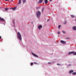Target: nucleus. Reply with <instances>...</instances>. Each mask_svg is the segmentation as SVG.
<instances>
[{"label": "nucleus", "mask_w": 76, "mask_h": 76, "mask_svg": "<svg viewBox=\"0 0 76 76\" xmlns=\"http://www.w3.org/2000/svg\"><path fill=\"white\" fill-rule=\"evenodd\" d=\"M11 9H12L13 10H15L16 9V7H15L14 8H11Z\"/></svg>", "instance_id": "obj_12"}, {"label": "nucleus", "mask_w": 76, "mask_h": 76, "mask_svg": "<svg viewBox=\"0 0 76 76\" xmlns=\"http://www.w3.org/2000/svg\"><path fill=\"white\" fill-rule=\"evenodd\" d=\"M18 38L20 41H22V36L19 32L18 33Z\"/></svg>", "instance_id": "obj_1"}, {"label": "nucleus", "mask_w": 76, "mask_h": 76, "mask_svg": "<svg viewBox=\"0 0 76 76\" xmlns=\"http://www.w3.org/2000/svg\"><path fill=\"white\" fill-rule=\"evenodd\" d=\"M73 55L74 56H76V52H74V53H73Z\"/></svg>", "instance_id": "obj_18"}, {"label": "nucleus", "mask_w": 76, "mask_h": 76, "mask_svg": "<svg viewBox=\"0 0 76 76\" xmlns=\"http://www.w3.org/2000/svg\"><path fill=\"white\" fill-rule=\"evenodd\" d=\"M50 20L49 19H48L47 20V22H48Z\"/></svg>", "instance_id": "obj_29"}, {"label": "nucleus", "mask_w": 76, "mask_h": 76, "mask_svg": "<svg viewBox=\"0 0 76 76\" xmlns=\"http://www.w3.org/2000/svg\"><path fill=\"white\" fill-rule=\"evenodd\" d=\"M41 12L40 11H37L36 12V16L37 17L39 18V17H40V15H41Z\"/></svg>", "instance_id": "obj_2"}, {"label": "nucleus", "mask_w": 76, "mask_h": 76, "mask_svg": "<svg viewBox=\"0 0 76 76\" xmlns=\"http://www.w3.org/2000/svg\"><path fill=\"white\" fill-rule=\"evenodd\" d=\"M57 65H61L60 64H57Z\"/></svg>", "instance_id": "obj_31"}, {"label": "nucleus", "mask_w": 76, "mask_h": 76, "mask_svg": "<svg viewBox=\"0 0 76 76\" xmlns=\"http://www.w3.org/2000/svg\"><path fill=\"white\" fill-rule=\"evenodd\" d=\"M75 21H76V19L75 20Z\"/></svg>", "instance_id": "obj_35"}, {"label": "nucleus", "mask_w": 76, "mask_h": 76, "mask_svg": "<svg viewBox=\"0 0 76 76\" xmlns=\"http://www.w3.org/2000/svg\"><path fill=\"white\" fill-rule=\"evenodd\" d=\"M31 66H32V65L34 64L33 63H31Z\"/></svg>", "instance_id": "obj_25"}, {"label": "nucleus", "mask_w": 76, "mask_h": 76, "mask_svg": "<svg viewBox=\"0 0 76 76\" xmlns=\"http://www.w3.org/2000/svg\"><path fill=\"white\" fill-rule=\"evenodd\" d=\"M13 0H12L11 1H13Z\"/></svg>", "instance_id": "obj_36"}, {"label": "nucleus", "mask_w": 76, "mask_h": 76, "mask_svg": "<svg viewBox=\"0 0 76 76\" xmlns=\"http://www.w3.org/2000/svg\"><path fill=\"white\" fill-rule=\"evenodd\" d=\"M5 9L6 11H7V10H8V9H7V8H5Z\"/></svg>", "instance_id": "obj_23"}, {"label": "nucleus", "mask_w": 76, "mask_h": 76, "mask_svg": "<svg viewBox=\"0 0 76 76\" xmlns=\"http://www.w3.org/2000/svg\"><path fill=\"white\" fill-rule=\"evenodd\" d=\"M13 23L14 24V25L15 24V21H13Z\"/></svg>", "instance_id": "obj_27"}, {"label": "nucleus", "mask_w": 76, "mask_h": 76, "mask_svg": "<svg viewBox=\"0 0 76 76\" xmlns=\"http://www.w3.org/2000/svg\"><path fill=\"white\" fill-rule=\"evenodd\" d=\"M71 16L72 17V18H75V16L73 15H71Z\"/></svg>", "instance_id": "obj_17"}, {"label": "nucleus", "mask_w": 76, "mask_h": 76, "mask_svg": "<svg viewBox=\"0 0 76 76\" xmlns=\"http://www.w3.org/2000/svg\"><path fill=\"white\" fill-rule=\"evenodd\" d=\"M66 23H67V21H65L64 23V24H66Z\"/></svg>", "instance_id": "obj_21"}, {"label": "nucleus", "mask_w": 76, "mask_h": 76, "mask_svg": "<svg viewBox=\"0 0 76 76\" xmlns=\"http://www.w3.org/2000/svg\"><path fill=\"white\" fill-rule=\"evenodd\" d=\"M69 38H68V39H69Z\"/></svg>", "instance_id": "obj_37"}, {"label": "nucleus", "mask_w": 76, "mask_h": 76, "mask_svg": "<svg viewBox=\"0 0 76 76\" xmlns=\"http://www.w3.org/2000/svg\"><path fill=\"white\" fill-rule=\"evenodd\" d=\"M50 1H52V0H49Z\"/></svg>", "instance_id": "obj_34"}, {"label": "nucleus", "mask_w": 76, "mask_h": 76, "mask_svg": "<svg viewBox=\"0 0 76 76\" xmlns=\"http://www.w3.org/2000/svg\"><path fill=\"white\" fill-rule=\"evenodd\" d=\"M72 29L74 31H76V26H74L72 28Z\"/></svg>", "instance_id": "obj_5"}, {"label": "nucleus", "mask_w": 76, "mask_h": 76, "mask_svg": "<svg viewBox=\"0 0 76 76\" xmlns=\"http://www.w3.org/2000/svg\"><path fill=\"white\" fill-rule=\"evenodd\" d=\"M73 75H76V72H74L72 73V74Z\"/></svg>", "instance_id": "obj_15"}, {"label": "nucleus", "mask_w": 76, "mask_h": 76, "mask_svg": "<svg viewBox=\"0 0 76 76\" xmlns=\"http://www.w3.org/2000/svg\"><path fill=\"white\" fill-rule=\"evenodd\" d=\"M60 42L61 43L63 44H66V42L64 41L63 40H61Z\"/></svg>", "instance_id": "obj_3"}, {"label": "nucleus", "mask_w": 76, "mask_h": 76, "mask_svg": "<svg viewBox=\"0 0 76 76\" xmlns=\"http://www.w3.org/2000/svg\"><path fill=\"white\" fill-rule=\"evenodd\" d=\"M75 53V51H72V52H69L68 54V55H69L70 54H73V53Z\"/></svg>", "instance_id": "obj_8"}, {"label": "nucleus", "mask_w": 76, "mask_h": 76, "mask_svg": "<svg viewBox=\"0 0 76 76\" xmlns=\"http://www.w3.org/2000/svg\"><path fill=\"white\" fill-rule=\"evenodd\" d=\"M72 66V65L70 64H69V65H68V66Z\"/></svg>", "instance_id": "obj_28"}, {"label": "nucleus", "mask_w": 76, "mask_h": 76, "mask_svg": "<svg viewBox=\"0 0 76 76\" xmlns=\"http://www.w3.org/2000/svg\"><path fill=\"white\" fill-rule=\"evenodd\" d=\"M42 1H43L42 0H40L38 1V3H41Z\"/></svg>", "instance_id": "obj_10"}, {"label": "nucleus", "mask_w": 76, "mask_h": 76, "mask_svg": "<svg viewBox=\"0 0 76 76\" xmlns=\"http://www.w3.org/2000/svg\"><path fill=\"white\" fill-rule=\"evenodd\" d=\"M0 20L1 21H4V19L3 18H1V17H0Z\"/></svg>", "instance_id": "obj_9"}, {"label": "nucleus", "mask_w": 76, "mask_h": 76, "mask_svg": "<svg viewBox=\"0 0 76 76\" xmlns=\"http://www.w3.org/2000/svg\"><path fill=\"white\" fill-rule=\"evenodd\" d=\"M40 7H39H39H37V10H38V9H39Z\"/></svg>", "instance_id": "obj_22"}, {"label": "nucleus", "mask_w": 76, "mask_h": 76, "mask_svg": "<svg viewBox=\"0 0 76 76\" xmlns=\"http://www.w3.org/2000/svg\"><path fill=\"white\" fill-rule=\"evenodd\" d=\"M60 27H61V25H59L58 26V28H59V29H60Z\"/></svg>", "instance_id": "obj_19"}, {"label": "nucleus", "mask_w": 76, "mask_h": 76, "mask_svg": "<svg viewBox=\"0 0 76 76\" xmlns=\"http://www.w3.org/2000/svg\"><path fill=\"white\" fill-rule=\"evenodd\" d=\"M5 1H9V0H5Z\"/></svg>", "instance_id": "obj_30"}, {"label": "nucleus", "mask_w": 76, "mask_h": 76, "mask_svg": "<svg viewBox=\"0 0 76 76\" xmlns=\"http://www.w3.org/2000/svg\"><path fill=\"white\" fill-rule=\"evenodd\" d=\"M20 3H21V0H19V3L17 4H19Z\"/></svg>", "instance_id": "obj_14"}, {"label": "nucleus", "mask_w": 76, "mask_h": 76, "mask_svg": "<svg viewBox=\"0 0 76 76\" xmlns=\"http://www.w3.org/2000/svg\"><path fill=\"white\" fill-rule=\"evenodd\" d=\"M60 34V32L59 31V32H58V34Z\"/></svg>", "instance_id": "obj_26"}, {"label": "nucleus", "mask_w": 76, "mask_h": 76, "mask_svg": "<svg viewBox=\"0 0 76 76\" xmlns=\"http://www.w3.org/2000/svg\"><path fill=\"white\" fill-rule=\"evenodd\" d=\"M62 32H63V33H64V34H65L66 33V31H62Z\"/></svg>", "instance_id": "obj_20"}, {"label": "nucleus", "mask_w": 76, "mask_h": 76, "mask_svg": "<svg viewBox=\"0 0 76 76\" xmlns=\"http://www.w3.org/2000/svg\"><path fill=\"white\" fill-rule=\"evenodd\" d=\"M74 72V71H73V70H70L69 72V74H71L72 73H73Z\"/></svg>", "instance_id": "obj_7"}, {"label": "nucleus", "mask_w": 76, "mask_h": 76, "mask_svg": "<svg viewBox=\"0 0 76 76\" xmlns=\"http://www.w3.org/2000/svg\"><path fill=\"white\" fill-rule=\"evenodd\" d=\"M32 55H33V56H35V57H38V56H37V55L34 53H32Z\"/></svg>", "instance_id": "obj_6"}, {"label": "nucleus", "mask_w": 76, "mask_h": 76, "mask_svg": "<svg viewBox=\"0 0 76 76\" xmlns=\"http://www.w3.org/2000/svg\"><path fill=\"white\" fill-rule=\"evenodd\" d=\"M22 1L23 3H26V0H23Z\"/></svg>", "instance_id": "obj_13"}, {"label": "nucleus", "mask_w": 76, "mask_h": 76, "mask_svg": "<svg viewBox=\"0 0 76 76\" xmlns=\"http://www.w3.org/2000/svg\"><path fill=\"white\" fill-rule=\"evenodd\" d=\"M33 21H32V22H31V23H32V24H33Z\"/></svg>", "instance_id": "obj_32"}, {"label": "nucleus", "mask_w": 76, "mask_h": 76, "mask_svg": "<svg viewBox=\"0 0 76 76\" xmlns=\"http://www.w3.org/2000/svg\"><path fill=\"white\" fill-rule=\"evenodd\" d=\"M42 28V25H40L38 26V28L39 29H41V28Z\"/></svg>", "instance_id": "obj_4"}, {"label": "nucleus", "mask_w": 76, "mask_h": 76, "mask_svg": "<svg viewBox=\"0 0 76 76\" xmlns=\"http://www.w3.org/2000/svg\"><path fill=\"white\" fill-rule=\"evenodd\" d=\"M44 8H42V12H43V11H44Z\"/></svg>", "instance_id": "obj_16"}, {"label": "nucleus", "mask_w": 76, "mask_h": 76, "mask_svg": "<svg viewBox=\"0 0 76 76\" xmlns=\"http://www.w3.org/2000/svg\"><path fill=\"white\" fill-rule=\"evenodd\" d=\"M1 37L0 36V39H1Z\"/></svg>", "instance_id": "obj_33"}, {"label": "nucleus", "mask_w": 76, "mask_h": 76, "mask_svg": "<svg viewBox=\"0 0 76 76\" xmlns=\"http://www.w3.org/2000/svg\"><path fill=\"white\" fill-rule=\"evenodd\" d=\"M45 4H47V3H48V0H45Z\"/></svg>", "instance_id": "obj_11"}, {"label": "nucleus", "mask_w": 76, "mask_h": 76, "mask_svg": "<svg viewBox=\"0 0 76 76\" xmlns=\"http://www.w3.org/2000/svg\"><path fill=\"white\" fill-rule=\"evenodd\" d=\"M48 64H51V62H48Z\"/></svg>", "instance_id": "obj_24"}]
</instances>
